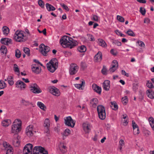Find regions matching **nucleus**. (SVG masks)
<instances>
[{"mask_svg": "<svg viewBox=\"0 0 154 154\" xmlns=\"http://www.w3.org/2000/svg\"><path fill=\"white\" fill-rule=\"evenodd\" d=\"M102 57V53L100 51L98 52L95 55V60L96 62H100L101 61Z\"/></svg>", "mask_w": 154, "mask_h": 154, "instance_id": "412c9836", "label": "nucleus"}, {"mask_svg": "<svg viewBox=\"0 0 154 154\" xmlns=\"http://www.w3.org/2000/svg\"><path fill=\"white\" fill-rule=\"evenodd\" d=\"M50 126V122L48 119H46L44 122V126L45 128H49Z\"/></svg>", "mask_w": 154, "mask_h": 154, "instance_id": "f704fd0d", "label": "nucleus"}, {"mask_svg": "<svg viewBox=\"0 0 154 154\" xmlns=\"http://www.w3.org/2000/svg\"><path fill=\"white\" fill-rule=\"evenodd\" d=\"M85 84V82L84 80H82V83L80 84H76L75 85V87L78 89H80L83 85Z\"/></svg>", "mask_w": 154, "mask_h": 154, "instance_id": "58836bf2", "label": "nucleus"}, {"mask_svg": "<svg viewBox=\"0 0 154 154\" xmlns=\"http://www.w3.org/2000/svg\"><path fill=\"white\" fill-rule=\"evenodd\" d=\"M5 150L6 151V154H12L13 153V148L11 146H9Z\"/></svg>", "mask_w": 154, "mask_h": 154, "instance_id": "c9c22d12", "label": "nucleus"}, {"mask_svg": "<svg viewBox=\"0 0 154 154\" xmlns=\"http://www.w3.org/2000/svg\"><path fill=\"white\" fill-rule=\"evenodd\" d=\"M12 41L11 39L8 38H2L0 40L1 42L3 44L8 45Z\"/></svg>", "mask_w": 154, "mask_h": 154, "instance_id": "aec40b11", "label": "nucleus"}, {"mask_svg": "<svg viewBox=\"0 0 154 154\" xmlns=\"http://www.w3.org/2000/svg\"><path fill=\"white\" fill-rule=\"evenodd\" d=\"M146 85L147 87L150 88H153L154 87L153 84L149 80L147 81Z\"/></svg>", "mask_w": 154, "mask_h": 154, "instance_id": "8fccbe9b", "label": "nucleus"}, {"mask_svg": "<svg viewBox=\"0 0 154 154\" xmlns=\"http://www.w3.org/2000/svg\"><path fill=\"white\" fill-rule=\"evenodd\" d=\"M143 134L146 137H148L150 134V132L148 130H144L143 131Z\"/></svg>", "mask_w": 154, "mask_h": 154, "instance_id": "864d4df0", "label": "nucleus"}, {"mask_svg": "<svg viewBox=\"0 0 154 154\" xmlns=\"http://www.w3.org/2000/svg\"><path fill=\"white\" fill-rule=\"evenodd\" d=\"M117 19L118 20L121 22H124L125 21L124 18L122 17L119 15L117 16Z\"/></svg>", "mask_w": 154, "mask_h": 154, "instance_id": "603ef678", "label": "nucleus"}, {"mask_svg": "<svg viewBox=\"0 0 154 154\" xmlns=\"http://www.w3.org/2000/svg\"><path fill=\"white\" fill-rule=\"evenodd\" d=\"M98 42L99 45L102 47H105L106 46V44L105 41L101 39H98Z\"/></svg>", "mask_w": 154, "mask_h": 154, "instance_id": "c756f323", "label": "nucleus"}, {"mask_svg": "<svg viewBox=\"0 0 154 154\" xmlns=\"http://www.w3.org/2000/svg\"><path fill=\"white\" fill-rule=\"evenodd\" d=\"M85 64L84 62H82L81 63V67L84 69L86 67Z\"/></svg>", "mask_w": 154, "mask_h": 154, "instance_id": "774afa93", "label": "nucleus"}, {"mask_svg": "<svg viewBox=\"0 0 154 154\" xmlns=\"http://www.w3.org/2000/svg\"><path fill=\"white\" fill-rule=\"evenodd\" d=\"M83 127L85 132L88 133L91 130L92 126L89 123H85L83 124Z\"/></svg>", "mask_w": 154, "mask_h": 154, "instance_id": "2eb2a0df", "label": "nucleus"}, {"mask_svg": "<svg viewBox=\"0 0 154 154\" xmlns=\"http://www.w3.org/2000/svg\"><path fill=\"white\" fill-rule=\"evenodd\" d=\"M21 55V53L19 49H17L15 51V55L16 57L17 58H19Z\"/></svg>", "mask_w": 154, "mask_h": 154, "instance_id": "a18cd8bd", "label": "nucleus"}, {"mask_svg": "<svg viewBox=\"0 0 154 154\" xmlns=\"http://www.w3.org/2000/svg\"><path fill=\"white\" fill-rule=\"evenodd\" d=\"M23 51L26 54H28L29 56V55L30 50L29 48H24Z\"/></svg>", "mask_w": 154, "mask_h": 154, "instance_id": "bf43d9fd", "label": "nucleus"}, {"mask_svg": "<svg viewBox=\"0 0 154 154\" xmlns=\"http://www.w3.org/2000/svg\"><path fill=\"white\" fill-rule=\"evenodd\" d=\"M38 5L42 8H44V2L42 0H38Z\"/></svg>", "mask_w": 154, "mask_h": 154, "instance_id": "6e6d98bb", "label": "nucleus"}, {"mask_svg": "<svg viewBox=\"0 0 154 154\" xmlns=\"http://www.w3.org/2000/svg\"><path fill=\"white\" fill-rule=\"evenodd\" d=\"M122 101L124 105H126L128 102V99L127 96H125L122 99Z\"/></svg>", "mask_w": 154, "mask_h": 154, "instance_id": "37998d69", "label": "nucleus"}, {"mask_svg": "<svg viewBox=\"0 0 154 154\" xmlns=\"http://www.w3.org/2000/svg\"><path fill=\"white\" fill-rule=\"evenodd\" d=\"M31 69L33 72L36 74H39L41 71V68L36 64H33Z\"/></svg>", "mask_w": 154, "mask_h": 154, "instance_id": "4468645a", "label": "nucleus"}, {"mask_svg": "<svg viewBox=\"0 0 154 154\" xmlns=\"http://www.w3.org/2000/svg\"><path fill=\"white\" fill-rule=\"evenodd\" d=\"M64 123L66 125L73 128L75 124V121L73 120L71 116H69L64 119Z\"/></svg>", "mask_w": 154, "mask_h": 154, "instance_id": "6e6552de", "label": "nucleus"}, {"mask_svg": "<svg viewBox=\"0 0 154 154\" xmlns=\"http://www.w3.org/2000/svg\"><path fill=\"white\" fill-rule=\"evenodd\" d=\"M60 43L63 48H69L70 49L78 45V42L66 36L62 37L60 40Z\"/></svg>", "mask_w": 154, "mask_h": 154, "instance_id": "f257e3e1", "label": "nucleus"}, {"mask_svg": "<svg viewBox=\"0 0 154 154\" xmlns=\"http://www.w3.org/2000/svg\"><path fill=\"white\" fill-rule=\"evenodd\" d=\"M112 67L109 69V71L112 73L115 72L117 69L118 66V63L117 61L114 60L112 63Z\"/></svg>", "mask_w": 154, "mask_h": 154, "instance_id": "ddd939ff", "label": "nucleus"}, {"mask_svg": "<svg viewBox=\"0 0 154 154\" xmlns=\"http://www.w3.org/2000/svg\"><path fill=\"white\" fill-rule=\"evenodd\" d=\"M3 145L4 147L5 148V149L8 147L9 146H11L9 145H8L7 143L6 142H4L3 143Z\"/></svg>", "mask_w": 154, "mask_h": 154, "instance_id": "e2e57ef3", "label": "nucleus"}, {"mask_svg": "<svg viewBox=\"0 0 154 154\" xmlns=\"http://www.w3.org/2000/svg\"><path fill=\"white\" fill-rule=\"evenodd\" d=\"M49 128H45L44 130V132L47 134L46 135L48 136H49L50 133Z\"/></svg>", "mask_w": 154, "mask_h": 154, "instance_id": "680f3d73", "label": "nucleus"}, {"mask_svg": "<svg viewBox=\"0 0 154 154\" xmlns=\"http://www.w3.org/2000/svg\"><path fill=\"white\" fill-rule=\"evenodd\" d=\"M92 87L94 91L96 92L99 94H101V88L100 87L97 86L95 84H93Z\"/></svg>", "mask_w": 154, "mask_h": 154, "instance_id": "6ab92c4d", "label": "nucleus"}, {"mask_svg": "<svg viewBox=\"0 0 154 154\" xmlns=\"http://www.w3.org/2000/svg\"><path fill=\"white\" fill-rule=\"evenodd\" d=\"M146 94L147 97L151 99L154 98V92L151 89L147 90L146 91Z\"/></svg>", "mask_w": 154, "mask_h": 154, "instance_id": "4be33fe9", "label": "nucleus"}, {"mask_svg": "<svg viewBox=\"0 0 154 154\" xmlns=\"http://www.w3.org/2000/svg\"><path fill=\"white\" fill-rule=\"evenodd\" d=\"M138 85L137 84H134L133 86V89L134 91H136L138 89Z\"/></svg>", "mask_w": 154, "mask_h": 154, "instance_id": "4d7b16f0", "label": "nucleus"}, {"mask_svg": "<svg viewBox=\"0 0 154 154\" xmlns=\"http://www.w3.org/2000/svg\"><path fill=\"white\" fill-rule=\"evenodd\" d=\"M140 11L141 14L144 15L145 14L146 10L144 8H143L142 7L140 8Z\"/></svg>", "mask_w": 154, "mask_h": 154, "instance_id": "5fc2aeb1", "label": "nucleus"}, {"mask_svg": "<svg viewBox=\"0 0 154 154\" xmlns=\"http://www.w3.org/2000/svg\"><path fill=\"white\" fill-rule=\"evenodd\" d=\"M16 87L20 88L21 89H24L25 88L26 84L23 82L18 80L16 83Z\"/></svg>", "mask_w": 154, "mask_h": 154, "instance_id": "dca6fc26", "label": "nucleus"}, {"mask_svg": "<svg viewBox=\"0 0 154 154\" xmlns=\"http://www.w3.org/2000/svg\"><path fill=\"white\" fill-rule=\"evenodd\" d=\"M121 73L122 75L125 76H126L127 77H128L129 76L128 74V73H126L125 71L123 70H122Z\"/></svg>", "mask_w": 154, "mask_h": 154, "instance_id": "69168bd1", "label": "nucleus"}, {"mask_svg": "<svg viewBox=\"0 0 154 154\" xmlns=\"http://www.w3.org/2000/svg\"><path fill=\"white\" fill-rule=\"evenodd\" d=\"M148 121L152 128L154 130V119L152 117H150Z\"/></svg>", "mask_w": 154, "mask_h": 154, "instance_id": "473e14b6", "label": "nucleus"}, {"mask_svg": "<svg viewBox=\"0 0 154 154\" xmlns=\"http://www.w3.org/2000/svg\"><path fill=\"white\" fill-rule=\"evenodd\" d=\"M60 5L63 7V9L66 10V11H69V9L68 7L65 5L63 3H60Z\"/></svg>", "mask_w": 154, "mask_h": 154, "instance_id": "13d9d810", "label": "nucleus"}, {"mask_svg": "<svg viewBox=\"0 0 154 154\" xmlns=\"http://www.w3.org/2000/svg\"><path fill=\"white\" fill-rule=\"evenodd\" d=\"M49 92L53 95L58 96L60 95V92L59 89L54 86L49 88Z\"/></svg>", "mask_w": 154, "mask_h": 154, "instance_id": "f8f14e48", "label": "nucleus"}, {"mask_svg": "<svg viewBox=\"0 0 154 154\" xmlns=\"http://www.w3.org/2000/svg\"><path fill=\"white\" fill-rule=\"evenodd\" d=\"M37 105L38 106L43 110H45L46 109V106L41 102L39 101L37 103Z\"/></svg>", "mask_w": 154, "mask_h": 154, "instance_id": "2f4dec72", "label": "nucleus"}, {"mask_svg": "<svg viewBox=\"0 0 154 154\" xmlns=\"http://www.w3.org/2000/svg\"><path fill=\"white\" fill-rule=\"evenodd\" d=\"M97 110L98 114L106 112L104 107L102 105L97 106Z\"/></svg>", "mask_w": 154, "mask_h": 154, "instance_id": "393cba45", "label": "nucleus"}, {"mask_svg": "<svg viewBox=\"0 0 154 154\" xmlns=\"http://www.w3.org/2000/svg\"><path fill=\"white\" fill-rule=\"evenodd\" d=\"M110 53L114 55H116L117 54V52L113 49H112L110 50Z\"/></svg>", "mask_w": 154, "mask_h": 154, "instance_id": "0e129e2a", "label": "nucleus"}, {"mask_svg": "<svg viewBox=\"0 0 154 154\" xmlns=\"http://www.w3.org/2000/svg\"><path fill=\"white\" fill-rule=\"evenodd\" d=\"M2 31L3 34L5 35H7L9 33V29L7 26H5L3 27Z\"/></svg>", "mask_w": 154, "mask_h": 154, "instance_id": "a878e982", "label": "nucleus"}, {"mask_svg": "<svg viewBox=\"0 0 154 154\" xmlns=\"http://www.w3.org/2000/svg\"><path fill=\"white\" fill-rule=\"evenodd\" d=\"M24 32L22 31H17L14 36V39L16 42H23L26 40V36L24 35Z\"/></svg>", "mask_w": 154, "mask_h": 154, "instance_id": "7ed1b4c3", "label": "nucleus"}, {"mask_svg": "<svg viewBox=\"0 0 154 154\" xmlns=\"http://www.w3.org/2000/svg\"><path fill=\"white\" fill-rule=\"evenodd\" d=\"M79 69V67L75 63H72L70 65L69 70V74L71 75L75 74Z\"/></svg>", "mask_w": 154, "mask_h": 154, "instance_id": "9b49d317", "label": "nucleus"}, {"mask_svg": "<svg viewBox=\"0 0 154 154\" xmlns=\"http://www.w3.org/2000/svg\"><path fill=\"white\" fill-rule=\"evenodd\" d=\"M150 21V20L148 18H145L144 21V22L145 23H149Z\"/></svg>", "mask_w": 154, "mask_h": 154, "instance_id": "338daca9", "label": "nucleus"}, {"mask_svg": "<svg viewBox=\"0 0 154 154\" xmlns=\"http://www.w3.org/2000/svg\"><path fill=\"white\" fill-rule=\"evenodd\" d=\"M33 154H48V151L41 146H35L33 149Z\"/></svg>", "mask_w": 154, "mask_h": 154, "instance_id": "423d86ee", "label": "nucleus"}, {"mask_svg": "<svg viewBox=\"0 0 154 154\" xmlns=\"http://www.w3.org/2000/svg\"><path fill=\"white\" fill-rule=\"evenodd\" d=\"M126 33L127 34L131 36H134L135 35L134 32L130 29L128 30Z\"/></svg>", "mask_w": 154, "mask_h": 154, "instance_id": "49530a36", "label": "nucleus"}, {"mask_svg": "<svg viewBox=\"0 0 154 154\" xmlns=\"http://www.w3.org/2000/svg\"><path fill=\"white\" fill-rule=\"evenodd\" d=\"M110 87V82L109 80H106L103 83V89L106 91L109 90Z\"/></svg>", "mask_w": 154, "mask_h": 154, "instance_id": "f3484780", "label": "nucleus"}, {"mask_svg": "<svg viewBox=\"0 0 154 154\" xmlns=\"http://www.w3.org/2000/svg\"><path fill=\"white\" fill-rule=\"evenodd\" d=\"M46 6L47 9L49 11H54L56 9L54 7L48 3H46Z\"/></svg>", "mask_w": 154, "mask_h": 154, "instance_id": "c85d7f7f", "label": "nucleus"}, {"mask_svg": "<svg viewBox=\"0 0 154 154\" xmlns=\"http://www.w3.org/2000/svg\"><path fill=\"white\" fill-rule=\"evenodd\" d=\"M13 69L15 72L19 74L20 71L19 68H18V66L17 64H14V65Z\"/></svg>", "mask_w": 154, "mask_h": 154, "instance_id": "09e8293b", "label": "nucleus"}, {"mask_svg": "<svg viewBox=\"0 0 154 154\" xmlns=\"http://www.w3.org/2000/svg\"><path fill=\"white\" fill-rule=\"evenodd\" d=\"M91 19L95 21H98L100 19V17L96 15H93L91 17Z\"/></svg>", "mask_w": 154, "mask_h": 154, "instance_id": "79ce46f5", "label": "nucleus"}, {"mask_svg": "<svg viewBox=\"0 0 154 154\" xmlns=\"http://www.w3.org/2000/svg\"><path fill=\"white\" fill-rule=\"evenodd\" d=\"M15 137H16L17 138H14V139L13 143L14 144H16L15 146H17L19 145L20 142L18 138V137H17V134L15 135Z\"/></svg>", "mask_w": 154, "mask_h": 154, "instance_id": "ea45409f", "label": "nucleus"}, {"mask_svg": "<svg viewBox=\"0 0 154 154\" xmlns=\"http://www.w3.org/2000/svg\"><path fill=\"white\" fill-rule=\"evenodd\" d=\"M99 118L101 120H103L106 117V112L101 113L98 114Z\"/></svg>", "mask_w": 154, "mask_h": 154, "instance_id": "4c0bfd02", "label": "nucleus"}, {"mask_svg": "<svg viewBox=\"0 0 154 154\" xmlns=\"http://www.w3.org/2000/svg\"><path fill=\"white\" fill-rule=\"evenodd\" d=\"M7 80L8 83L10 85H12L14 84V78L13 76L9 75L7 77Z\"/></svg>", "mask_w": 154, "mask_h": 154, "instance_id": "cd10ccee", "label": "nucleus"}, {"mask_svg": "<svg viewBox=\"0 0 154 154\" xmlns=\"http://www.w3.org/2000/svg\"><path fill=\"white\" fill-rule=\"evenodd\" d=\"M1 52L3 53V54H6L7 50L6 47L5 46H2L0 49Z\"/></svg>", "mask_w": 154, "mask_h": 154, "instance_id": "a19ab883", "label": "nucleus"}, {"mask_svg": "<svg viewBox=\"0 0 154 154\" xmlns=\"http://www.w3.org/2000/svg\"><path fill=\"white\" fill-rule=\"evenodd\" d=\"M11 123V121L10 119H6L2 122V125L5 127H8Z\"/></svg>", "mask_w": 154, "mask_h": 154, "instance_id": "bb28decb", "label": "nucleus"}, {"mask_svg": "<svg viewBox=\"0 0 154 154\" xmlns=\"http://www.w3.org/2000/svg\"><path fill=\"white\" fill-rule=\"evenodd\" d=\"M77 50L80 52H84L86 51V47L83 45L79 46L77 48Z\"/></svg>", "mask_w": 154, "mask_h": 154, "instance_id": "7c9ffc66", "label": "nucleus"}, {"mask_svg": "<svg viewBox=\"0 0 154 154\" xmlns=\"http://www.w3.org/2000/svg\"><path fill=\"white\" fill-rule=\"evenodd\" d=\"M101 72L104 75H106L107 74V69L105 66H103V69L101 70Z\"/></svg>", "mask_w": 154, "mask_h": 154, "instance_id": "de8ad7c7", "label": "nucleus"}, {"mask_svg": "<svg viewBox=\"0 0 154 154\" xmlns=\"http://www.w3.org/2000/svg\"><path fill=\"white\" fill-rule=\"evenodd\" d=\"M33 146L30 143L26 144L24 147L23 154H32Z\"/></svg>", "mask_w": 154, "mask_h": 154, "instance_id": "1a4fd4ad", "label": "nucleus"}, {"mask_svg": "<svg viewBox=\"0 0 154 154\" xmlns=\"http://www.w3.org/2000/svg\"><path fill=\"white\" fill-rule=\"evenodd\" d=\"M58 66V61L55 58L52 59L47 64L48 70L51 72H54L57 69Z\"/></svg>", "mask_w": 154, "mask_h": 154, "instance_id": "f03ea898", "label": "nucleus"}, {"mask_svg": "<svg viewBox=\"0 0 154 154\" xmlns=\"http://www.w3.org/2000/svg\"><path fill=\"white\" fill-rule=\"evenodd\" d=\"M70 133V130L68 129H66L64 131V132L62 133V135L63 136V138H64V136L66 137L68 136Z\"/></svg>", "mask_w": 154, "mask_h": 154, "instance_id": "e433bc0d", "label": "nucleus"}, {"mask_svg": "<svg viewBox=\"0 0 154 154\" xmlns=\"http://www.w3.org/2000/svg\"><path fill=\"white\" fill-rule=\"evenodd\" d=\"M21 103L25 105H28L30 103L28 101L24 99L22 100Z\"/></svg>", "mask_w": 154, "mask_h": 154, "instance_id": "052dcab7", "label": "nucleus"}, {"mask_svg": "<svg viewBox=\"0 0 154 154\" xmlns=\"http://www.w3.org/2000/svg\"><path fill=\"white\" fill-rule=\"evenodd\" d=\"M21 122L19 119L15 120L12 126L11 132L16 135V134L21 130Z\"/></svg>", "mask_w": 154, "mask_h": 154, "instance_id": "20e7f679", "label": "nucleus"}, {"mask_svg": "<svg viewBox=\"0 0 154 154\" xmlns=\"http://www.w3.org/2000/svg\"><path fill=\"white\" fill-rule=\"evenodd\" d=\"M61 152L64 153L67 151V147L63 143H60L58 146Z\"/></svg>", "mask_w": 154, "mask_h": 154, "instance_id": "a211bd4d", "label": "nucleus"}, {"mask_svg": "<svg viewBox=\"0 0 154 154\" xmlns=\"http://www.w3.org/2000/svg\"><path fill=\"white\" fill-rule=\"evenodd\" d=\"M132 126L133 130L135 131L136 129L137 130V131H134L135 133L136 134H139L140 133L139 127L134 121H132Z\"/></svg>", "mask_w": 154, "mask_h": 154, "instance_id": "5701e85b", "label": "nucleus"}, {"mask_svg": "<svg viewBox=\"0 0 154 154\" xmlns=\"http://www.w3.org/2000/svg\"><path fill=\"white\" fill-rule=\"evenodd\" d=\"M137 43L138 44V45L140 47H143V48L145 47V45L143 42L139 40L138 41Z\"/></svg>", "mask_w": 154, "mask_h": 154, "instance_id": "3c124183", "label": "nucleus"}, {"mask_svg": "<svg viewBox=\"0 0 154 154\" xmlns=\"http://www.w3.org/2000/svg\"><path fill=\"white\" fill-rule=\"evenodd\" d=\"M33 128V127L32 125H30L27 127L26 132L27 136L31 137L34 135L35 136V134L36 131H34Z\"/></svg>", "mask_w": 154, "mask_h": 154, "instance_id": "9d476101", "label": "nucleus"}, {"mask_svg": "<svg viewBox=\"0 0 154 154\" xmlns=\"http://www.w3.org/2000/svg\"><path fill=\"white\" fill-rule=\"evenodd\" d=\"M98 103V100L97 98H94L92 99L90 101L91 105L93 107L95 108L97 106Z\"/></svg>", "mask_w": 154, "mask_h": 154, "instance_id": "b1692460", "label": "nucleus"}, {"mask_svg": "<svg viewBox=\"0 0 154 154\" xmlns=\"http://www.w3.org/2000/svg\"><path fill=\"white\" fill-rule=\"evenodd\" d=\"M111 106L112 109L115 110H117L118 109V105L115 102H111Z\"/></svg>", "mask_w": 154, "mask_h": 154, "instance_id": "72a5a7b5", "label": "nucleus"}, {"mask_svg": "<svg viewBox=\"0 0 154 154\" xmlns=\"http://www.w3.org/2000/svg\"><path fill=\"white\" fill-rule=\"evenodd\" d=\"M30 91L34 94H38L41 93L42 90L36 83H32L29 85Z\"/></svg>", "mask_w": 154, "mask_h": 154, "instance_id": "39448f33", "label": "nucleus"}, {"mask_svg": "<svg viewBox=\"0 0 154 154\" xmlns=\"http://www.w3.org/2000/svg\"><path fill=\"white\" fill-rule=\"evenodd\" d=\"M6 86V84L4 81H0V89L4 88Z\"/></svg>", "mask_w": 154, "mask_h": 154, "instance_id": "c03bdc74", "label": "nucleus"}, {"mask_svg": "<svg viewBox=\"0 0 154 154\" xmlns=\"http://www.w3.org/2000/svg\"><path fill=\"white\" fill-rule=\"evenodd\" d=\"M50 50V48L43 44H42L39 46V51L44 56H47Z\"/></svg>", "mask_w": 154, "mask_h": 154, "instance_id": "0eeeda50", "label": "nucleus"}]
</instances>
